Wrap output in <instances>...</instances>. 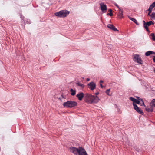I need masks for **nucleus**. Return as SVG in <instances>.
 I'll return each mask as SVG.
<instances>
[{"instance_id": "nucleus-1", "label": "nucleus", "mask_w": 155, "mask_h": 155, "mask_svg": "<svg viewBox=\"0 0 155 155\" xmlns=\"http://www.w3.org/2000/svg\"><path fill=\"white\" fill-rule=\"evenodd\" d=\"M100 99L97 96L92 95L90 94H85L84 101L89 104L93 103L96 104L98 102Z\"/></svg>"}, {"instance_id": "nucleus-2", "label": "nucleus", "mask_w": 155, "mask_h": 155, "mask_svg": "<svg viewBox=\"0 0 155 155\" xmlns=\"http://www.w3.org/2000/svg\"><path fill=\"white\" fill-rule=\"evenodd\" d=\"M77 105L78 103L74 101H68L63 104L64 107L66 108H72L77 106Z\"/></svg>"}, {"instance_id": "nucleus-3", "label": "nucleus", "mask_w": 155, "mask_h": 155, "mask_svg": "<svg viewBox=\"0 0 155 155\" xmlns=\"http://www.w3.org/2000/svg\"><path fill=\"white\" fill-rule=\"evenodd\" d=\"M70 12L67 10H63L55 13L56 16L59 17H66L69 13Z\"/></svg>"}, {"instance_id": "nucleus-4", "label": "nucleus", "mask_w": 155, "mask_h": 155, "mask_svg": "<svg viewBox=\"0 0 155 155\" xmlns=\"http://www.w3.org/2000/svg\"><path fill=\"white\" fill-rule=\"evenodd\" d=\"M69 149L70 151L73 153L74 154L78 155L79 151V147L78 148L74 147H69Z\"/></svg>"}, {"instance_id": "nucleus-5", "label": "nucleus", "mask_w": 155, "mask_h": 155, "mask_svg": "<svg viewBox=\"0 0 155 155\" xmlns=\"http://www.w3.org/2000/svg\"><path fill=\"white\" fill-rule=\"evenodd\" d=\"M134 58L135 59V61L137 63L142 64L143 63V61L141 60L139 57V55L138 54H135L134 55Z\"/></svg>"}, {"instance_id": "nucleus-6", "label": "nucleus", "mask_w": 155, "mask_h": 155, "mask_svg": "<svg viewBox=\"0 0 155 155\" xmlns=\"http://www.w3.org/2000/svg\"><path fill=\"white\" fill-rule=\"evenodd\" d=\"M78 155H88L85 150L81 147H79V149Z\"/></svg>"}, {"instance_id": "nucleus-7", "label": "nucleus", "mask_w": 155, "mask_h": 155, "mask_svg": "<svg viewBox=\"0 0 155 155\" xmlns=\"http://www.w3.org/2000/svg\"><path fill=\"white\" fill-rule=\"evenodd\" d=\"M76 97H78L79 100L81 101L83 98L84 99L85 94H84L82 92H80L77 94Z\"/></svg>"}, {"instance_id": "nucleus-8", "label": "nucleus", "mask_w": 155, "mask_h": 155, "mask_svg": "<svg viewBox=\"0 0 155 155\" xmlns=\"http://www.w3.org/2000/svg\"><path fill=\"white\" fill-rule=\"evenodd\" d=\"M88 87L91 90H94L96 87V84L92 82L88 84Z\"/></svg>"}, {"instance_id": "nucleus-9", "label": "nucleus", "mask_w": 155, "mask_h": 155, "mask_svg": "<svg viewBox=\"0 0 155 155\" xmlns=\"http://www.w3.org/2000/svg\"><path fill=\"white\" fill-rule=\"evenodd\" d=\"M101 8L102 11L104 12L107 10V6L103 3H101L100 4Z\"/></svg>"}, {"instance_id": "nucleus-10", "label": "nucleus", "mask_w": 155, "mask_h": 155, "mask_svg": "<svg viewBox=\"0 0 155 155\" xmlns=\"http://www.w3.org/2000/svg\"><path fill=\"white\" fill-rule=\"evenodd\" d=\"M154 22H153L152 21H148V22H147V24H146V25H147V28L146 27H145V29H146V30L148 32L150 33V31L148 28V26H150V25H154Z\"/></svg>"}, {"instance_id": "nucleus-11", "label": "nucleus", "mask_w": 155, "mask_h": 155, "mask_svg": "<svg viewBox=\"0 0 155 155\" xmlns=\"http://www.w3.org/2000/svg\"><path fill=\"white\" fill-rule=\"evenodd\" d=\"M108 28L112 30L115 31H118V30L113 25L109 24L107 26Z\"/></svg>"}, {"instance_id": "nucleus-12", "label": "nucleus", "mask_w": 155, "mask_h": 155, "mask_svg": "<svg viewBox=\"0 0 155 155\" xmlns=\"http://www.w3.org/2000/svg\"><path fill=\"white\" fill-rule=\"evenodd\" d=\"M133 102V103H136L137 104H139L140 102L139 100L135 99L134 98L130 97L129 98Z\"/></svg>"}, {"instance_id": "nucleus-13", "label": "nucleus", "mask_w": 155, "mask_h": 155, "mask_svg": "<svg viewBox=\"0 0 155 155\" xmlns=\"http://www.w3.org/2000/svg\"><path fill=\"white\" fill-rule=\"evenodd\" d=\"M152 54L155 55V52L152 51H148L146 52L145 54L146 56H148Z\"/></svg>"}, {"instance_id": "nucleus-14", "label": "nucleus", "mask_w": 155, "mask_h": 155, "mask_svg": "<svg viewBox=\"0 0 155 155\" xmlns=\"http://www.w3.org/2000/svg\"><path fill=\"white\" fill-rule=\"evenodd\" d=\"M123 11L120 8H119V12L118 16L119 18H122L123 17Z\"/></svg>"}, {"instance_id": "nucleus-15", "label": "nucleus", "mask_w": 155, "mask_h": 155, "mask_svg": "<svg viewBox=\"0 0 155 155\" xmlns=\"http://www.w3.org/2000/svg\"><path fill=\"white\" fill-rule=\"evenodd\" d=\"M128 18L129 19L135 23L137 25H139V24L137 22V20L135 18L130 17L129 16H128Z\"/></svg>"}, {"instance_id": "nucleus-16", "label": "nucleus", "mask_w": 155, "mask_h": 155, "mask_svg": "<svg viewBox=\"0 0 155 155\" xmlns=\"http://www.w3.org/2000/svg\"><path fill=\"white\" fill-rule=\"evenodd\" d=\"M136 111L139 113V114H140L142 115H143L144 114L142 110L140 109L139 107L135 110Z\"/></svg>"}, {"instance_id": "nucleus-17", "label": "nucleus", "mask_w": 155, "mask_h": 155, "mask_svg": "<svg viewBox=\"0 0 155 155\" xmlns=\"http://www.w3.org/2000/svg\"><path fill=\"white\" fill-rule=\"evenodd\" d=\"M149 36L150 38L153 41H155V35L154 33H151L149 35Z\"/></svg>"}, {"instance_id": "nucleus-18", "label": "nucleus", "mask_w": 155, "mask_h": 155, "mask_svg": "<svg viewBox=\"0 0 155 155\" xmlns=\"http://www.w3.org/2000/svg\"><path fill=\"white\" fill-rule=\"evenodd\" d=\"M76 84L77 86H78L79 87H81L82 88H83L84 87V85L83 84H82L81 83H80L79 82H78L76 83Z\"/></svg>"}, {"instance_id": "nucleus-19", "label": "nucleus", "mask_w": 155, "mask_h": 155, "mask_svg": "<svg viewBox=\"0 0 155 155\" xmlns=\"http://www.w3.org/2000/svg\"><path fill=\"white\" fill-rule=\"evenodd\" d=\"M70 91L71 92V94L72 96H74L76 94V91L75 90H73V89H71Z\"/></svg>"}, {"instance_id": "nucleus-20", "label": "nucleus", "mask_w": 155, "mask_h": 155, "mask_svg": "<svg viewBox=\"0 0 155 155\" xmlns=\"http://www.w3.org/2000/svg\"><path fill=\"white\" fill-rule=\"evenodd\" d=\"M155 7V1L152 3L150 6L149 9L152 10V9L154 8Z\"/></svg>"}, {"instance_id": "nucleus-21", "label": "nucleus", "mask_w": 155, "mask_h": 155, "mask_svg": "<svg viewBox=\"0 0 155 155\" xmlns=\"http://www.w3.org/2000/svg\"><path fill=\"white\" fill-rule=\"evenodd\" d=\"M153 104H151V103L150 104V106L149 107V108L150 109V111L153 112Z\"/></svg>"}, {"instance_id": "nucleus-22", "label": "nucleus", "mask_w": 155, "mask_h": 155, "mask_svg": "<svg viewBox=\"0 0 155 155\" xmlns=\"http://www.w3.org/2000/svg\"><path fill=\"white\" fill-rule=\"evenodd\" d=\"M150 16H151L152 19L155 20V13L154 12H153L150 15Z\"/></svg>"}, {"instance_id": "nucleus-23", "label": "nucleus", "mask_w": 155, "mask_h": 155, "mask_svg": "<svg viewBox=\"0 0 155 155\" xmlns=\"http://www.w3.org/2000/svg\"><path fill=\"white\" fill-rule=\"evenodd\" d=\"M140 105L141 106H144L145 107H146V106L145 105L144 102H143V100L142 101H140Z\"/></svg>"}, {"instance_id": "nucleus-24", "label": "nucleus", "mask_w": 155, "mask_h": 155, "mask_svg": "<svg viewBox=\"0 0 155 155\" xmlns=\"http://www.w3.org/2000/svg\"><path fill=\"white\" fill-rule=\"evenodd\" d=\"M145 110H146L147 112H151V111H150V109L149 108V107H145Z\"/></svg>"}, {"instance_id": "nucleus-25", "label": "nucleus", "mask_w": 155, "mask_h": 155, "mask_svg": "<svg viewBox=\"0 0 155 155\" xmlns=\"http://www.w3.org/2000/svg\"><path fill=\"white\" fill-rule=\"evenodd\" d=\"M133 105L134 106V109L135 110L138 107L137 105L136 104H135L134 103H133Z\"/></svg>"}, {"instance_id": "nucleus-26", "label": "nucleus", "mask_w": 155, "mask_h": 155, "mask_svg": "<svg viewBox=\"0 0 155 155\" xmlns=\"http://www.w3.org/2000/svg\"><path fill=\"white\" fill-rule=\"evenodd\" d=\"M143 27H144V28H145V27L147 28V25H146L147 22H146L144 20L143 21Z\"/></svg>"}, {"instance_id": "nucleus-27", "label": "nucleus", "mask_w": 155, "mask_h": 155, "mask_svg": "<svg viewBox=\"0 0 155 155\" xmlns=\"http://www.w3.org/2000/svg\"><path fill=\"white\" fill-rule=\"evenodd\" d=\"M148 11H149V12L148 13V15L150 16L151 15L150 14L152 12V10H151V9H148Z\"/></svg>"}, {"instance_id": "nucleus-28", "label": "nucleus", "mask_w": 155, "mask_h": 155, "mask_svg": "<svg viewBox=\"0 0 155 155\" xmlns=\"http://www.w3.org/2000/svg\"><path fill=\"white\" fill-rule=\"evenodd\" d=\"M110 89H107L106 91V93L108 95H109V92H110Z\"/></svg>"}, {"instance_id": "nucleus-29", "label": "nucleus", "mask_w": 155, "mask_h": 155, "mask_svg": "<svg viewBox=\"0 0 155 155\" xmlns=\"http://www.w3.org/2000/svg\"><path fill=\"white\" fill-rule=\"evenodd\" d=\"M107 15L110 16H112L113 15V13L112 12H110L107 14Z\"/></svg>"}, {"instance_id": "nucleus-30", "label": "nucleus", "mask_w": 155, "mask_h": 155, "mask_svg": "<svg viewBox=\"0 0 155 155\" xmlns=\"http://www.w3.org/2000/svg\"><path fill=\"white\" fill-rule=\"evenodd\" d=\"M135 150H136L138 152H139L140 151V149L137 147L135 149Z\"/></svg>"}, {"instance_id": "nucleus-31", "label": "nucleus", "mask_w": 155, "mask_h": 155, "mask_svg": "<svg viewBox=\"0 0 155 155\" xmlns=\"http://www.w3.org/2000/svg\"><path fill=\"white\" fill-rule=\"evenodd\" d=\"M114 5H115L117 7L119 8H119H119V6L117 4H116V3H115V4H114Z\"/></svg>"}, {"instance_id": "nucleus-32", "label": "nucleus", "mask_w": 155, "mask_h": 155, "mask_svg": "<svg viewBox=\"0 0 155 155\" xmlns=\"http://www.w3.org/2000/svg\"><path fill=\"white\" fill-rule=\"evenodd\" d=\"M137 100H139V101L140 100L141 101H143V99H141L139 97H138V99H137Z\"/></svg>"}, {"instance_id": "nucleus-33", "label": "nucleus", "mask_w": 155, "mask_h": 155, "mask_svg": "<svg viewBox=\"0 0 155 155\" xmlns=\"http://www.w3.org/2000/svg\"><path fill=\"white\" fill-rule=\"evenodd\" d=\"M152 102L153 103H154L155 102V99H153L152 101Z\"/></svg>"}, {"instance_id": "nucleus-34", "label": "nucleus", "mask_w": 155, "mask_h": 155, "mask_svg": "<svg viewBox=\"0 0 155 155\" xmlns=\"http://www.w3.org/2000/svg\"><path fill=\"white\" fill-rule=\"evenodd\" d=\"M127 143L128 145H129V146H130V145H131L130 144V143L129 142V141H128L127 142Z\"/></svg>"}, {"instance_id": "nucleus-35", "label": "nucleus", "mask_w": 155, "mask_h": 155, "mask_svg": "<svg viewBox=\"0 0 155 155\" xmlns=\"http://www.w3.org/2000/svg\"><path fill=\"white\" fill-rule=\"evenodd\" d=\"M153 61L155 63V56H154L153 58Z\"/></svg>"}, {"instance_id": "nucleus-36", "label": "nucleus", "mask_w": 155, "mask_h": 155, "mask_svg": "<svg viewBox=\"0 0 155 155\" xmlns=\"http://www.w3.org/2000/svg\"><path fill=\"white\" fill-rule=\"evenodd\" d=\"M99 94V93L98 92H97L95 93V94L96 95V96H97V95H98Z\"/></svg>"}, {"instance_id": "nucleus-37", "label": "nucleus", "mask_w": 155, "mask_h": 155, "mask_svg": "<svg viewBox=\"0 0 155 155\" xmlns=\"http://www.w3.org/2000/svg\"><path fill=\"white\" fill-rule=\"evenodd\" d=\"M109 12L110 13V12H112V10L111 9H110L109 10Z\"/></svg>"}, {"instance_id": "nucleus-38", "label": "nucleus", "mask_w": 155, "mask_h": 155, "mask_svg": "<svg viewBox=\"0 0 155 155\" xmlns=\"http://www.w3.org/2000/svg\"><path fill=\"white\" fill-rule=\"evenodd\" d=\"M90 80V79L89 78H87V79H86V80L87 81H89Z\"/></svg>"}, {"instance_id": "nucleus-39", "label": "nucleus", "mask_w": 155, "mask_h": 155, "mask_svg": "<svg viewBox=\"0 0 155 155\" xmlns=\"http://www.w3.org/2000/svg\"><path fill=\"white\" fill-rule=\"evenodd\" d=\"M100 86L102 88H103L104 87V86L102 85L101 84H100Z\"/></svg>"}, {"instance_id": "nucleus-40", "label": "nucleus", "mask_w": 155, "mask_h": 155, "mask_svg": "<svg viewBox=\"0 0 155 155\" xmlns=\"http://www.w3.org/2000/svg\"><path fill=\"white\" fill-rule=\"evenodd\" d=\"M103 81H102V80H100V83H103Z\"/></svg>"}, {"instance_id": "nucleus-41", "label": "nucleus", "mask_w": 155, "mask_h": 155, "mask_svg": "<svg viewBox=\"0 0 155 155\" xmlns=\"http://www.w3.org/2000/svg\"><path fill=\"white\" fill-rule=\"evenodd\" d=\"M27 22H28V23H29V24L30 23V20H29V21H27Z\"/></svg>"}, {"instance_id": "nucleus-42", "label": "nucleus", "mask_w": 155, "mask_h": 155, "mask_svg": "<svg viewBox=\"0 0 155 155\" xmlns=\"http://www.w3.org/2000/svg\"><path fill=\"white\" fill-rule=\"evenodd\" d=\"M153 71L154 73H155V68L153 70Z\"/></svg>"}, {"instance_id": "nucleus-43", "label": "nucleus", "mask_w": 155, "mask_h": 155, "mask_svg": "<svg viewBox=\"0 0 155 155\" xmlns=\"http://www.w3.org/2000/svg\"><path fill=\"white\" fill-rule=\"evenodd\" d=\"M117 110L118 111H119V110H120L119 108H117Z\"/></svg>"}, {"instance_id": "nucleus-44", "label": "nucleus", "mask_w": 155, "mask_h": 155, "mask_svg": "<svg viewBox=\"0 0 155 155\" xmlns=\"http://www.w3.org/2000/svg\"><path fill=\"white\" fill-rule=\"evenodd\" d=\"M147 11H148V10H146V12H147Z\"/></svg>"}, {"instance_id": "nucleus-45", "label": "nucleus", "mask_w": 155, "mask_h": 155, "mask_svg": "<svg viewBox=\"0 0 155 155\" xmlns=\"http://www.w3.org/2000/svg\"><path fill=\"white\" fill-rule=\"evenodd\" d=\"M138 97H136L137 98V99H138Z\"/></svg>"}, {"instance_id": "nucleus-46", "label": "nucleus", "mask_w": 155, "mask_h": 155, "mask_svg": "<svg viewBox=\"0 0 155 155\" xmlns=\"http://www.w3.org/2000/svg\"><path fill=\"white\" fill-rule=\"evenodd\" d=\"M61 96H62V98H63V95H61Z\"/></svg>"}, {"instance_id": "nucleus-47", "label": "nucleus", "mask_w": 155, "mask_h": 155, "mask_svg": "<svg viewBox=\"0 0 155 155\" xmlns=\"http://www.w3.org/2000/svg\"><path fill=\"white\" fill-rule=\"evenodd\" d=\"M154 10H155V8H154Z\"/></svg>"}]
</instances>
